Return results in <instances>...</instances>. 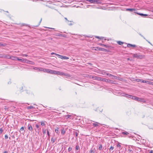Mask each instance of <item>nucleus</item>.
I'll list each match as a JSON object with an SVG mask.
<instances>
[{"label":"nucleus","mask_w":153,"mask_h":153,"mask_svg":"<svg viewBox=\"0 0 153 153\" xmlns=\"http://www.w3.org/2000/svg\"><path fill=\"white\" fill-rule=\"evenodd\" d=\"M133 57L138 59H142L145 58V56L140 53H134L133 54Z\"/></svg>","instance_id":"f257e3e1"},{"label":"nucleus","mask_w":153,"mask_h":153,"mask_svg":"<svg viewBox=\"0 0 153 153\" xmlns=\"http://www.w3.org/2000/svg\"><path fill=\"white\" fill-rule=\"evenodd\" d=\"M101 77L97 76L95 75H92L91 77V79L94 80H96L98 81H100Z\"/></svg>","instance_id":"f03ea898"},{"label":"nucleus","mask_w":153,"mask_h":153,"mask_svg":"<svg viewBox=\"0 0 153 153\" xmlns=\"http://www.w3.org/2000/svg\"><path fill=\"white\" fill-rule=\"evenodd\" d=\"M93 50H98V51H104L105 50V49L104 48H100L97 47H93L92 48Z\"/></svg>","instance_id":"7ed1b4c3"},{"label":"nucleus","mask_w":153,"mask_h":153,"mask_svg":"<svg viewBox=\"0 0 153 153\" xmlns=\"http://www.w3.org/2000/svg\"><path fill=\"white\" fill-rule=\"evenodd\" d=\"M45 72L48 73H50L51 74H54V72L55 71H56L51 70L49 69H47L46 70H45Z\"/></svg>","instance_id":"20e7f679"},{"label":"nucleus","mask_w":153,"mask_h":153,"mask_svg":"<svg viewBox=\"0 0 153 153\" xmlns=\"http://www.w3.org/2000/svg\"><path fill=\"white\" fill-rule=\"evenodd\" d=\"M100 81H102L104 82H108L110 81V79H108L106 78H104L102 77L101 78V80Z\"/></svg>","instance_id":"39448f33"},{"label":"nucleus","mask_w":153,"mask_h":153,"mask_svg":"<svg viewBox=\"0 0 153 153\" xmlns=\"http://www.w3.org/2000/svg\"><path fill=\"white\" fill-rule=\"evenodd\" d=\"M58 56L59 58L62 59H69L68 57L65 56H63L59 54Z\"/></svg>","instance_id":"423d86ee"},{"label":"nucleus","mask_w":153,"mask_h":153,"mask_svg":"<svg viewBox=\"0 0 153 153\" xmlns=\"http://www.w3.org/2000/svg\"><path fill=\"white\" fill-rule=\"evenodd\" d=\"M25 63L32 65H33L34 64V63L33 62L29 61L26 59H25Z\"/></svg>","instance_id":"0eeeda50"},{"label":"nucleus","mask_w":153,"mask_h":153,"mask_svg":"<svg viewBox=\"0 0 153 153\" xmlns=\"http://www.w3.org/2000/svg\"><path fill=\"white\" fill-rule=\"evenodd\" d=\"M27 128L28 130L29 131H31V132L33 130V128L32 127V126L31 124H29L27 126Z\"/></svg>","instance_id":"6e6552de"},{"label":"nucleus","mask_w":153,"mask_h":153,"mask_svg":"<svg viewBox=\"0 0 153 153\" xmlns=\"http://www.w3.org/2000/svg\"><path fill=\"white\" fill-rule=\"evenodd\" d=\"M63 72L59 71H55L54 72V74H57L58 75H59L61 76H63Z\"/></svg>","instance_id":"1a4fd4ad"},{"label":"nucleus","mask_w":153,"mask_h":153,"mask_svg":"<svg viewBox=\"0 0 153 153\" xmlns=\"http://www.w3.org/2000/svg\"><path fill=\"white\" fill-rule=\"evenodd\" d=\"M137 101H140V102H146L145 100L143 98H139V97H137Z\"/></svg>","instance_id":"9d476101"},{"label":"nucleus","mask_w":153,"mask_h":153,"mask_svg":"<svg viewBox=\"0 0 153 153\" xmlns=\"http://www.w3.org/2000/svg\"><path fill=\"white\" fill-rule=\"evenodd\" d=\"M125 44L128 47H129V48L131 47H136V45H132V44H128L127 45L126 44Z\"/></svg>","instance_id":"9b49d317"},{"label":"nucleus","mask_w":153,"mask_h":153,"mask_svg":"<svg viewBox=\"0 0 153 153\" xmlns=\"http://www.w3.org/2000/svg\"><path fill=\"white\" fill-rule=\"evenodd\" d=\"M53 35L55 36H63V37H65L62 34H61L59 33H54Z\"/></svg>","instance_id":"f8f14e48"},{"label":"nucleus","mask_w":153,"mask_h":153,"mask_svg":"<svg viewBox=\"0 0 153 153\" xmlns=\"http://www.w3.org/2000/svg\"><path fill=\"white\" fill-rule=\"evenodd\" d=\"M17 59H18V57L17 56H11V59L12 60L16 61L17 60Z\"/></svg>","instance_id":"ddd939ff"},{"label":"nucleus","mask_w":153,"mask_h":153,"mask_svg":"<svg viewBox=\"0 0 153 153\" xmlns=\"http://www.w3.org/2000/svg\"><path fill=\"white\" fill-rule=\"evenodd\" d=\"M63 76H65L66 78L71 77V75L68 74L63 73Z\"/></svg>","instance_id":"4468645a"},{"label":"nucleus","mask_w":153,"mask_h":153,"mask_svg":"<svg viewBox=\"0 0 153 153\" xmlns=\"http://www.w3.org/2000/svg\"><path fill=\"white\" fill-rule=\"evenodd\" d=\"M2 57L3 58H6L8 59H11V56L10 55H4Z\"/></svg>","instance_id":"2eb2a0df"},{"label":"nucleus","mask_w":153,"mask_h":153,"mask_svg":"<svg viewBox=\"0 0 153 153\" xmlns=\"http://www.w3.org/2000/svg\"><path fill=\"white\" fill-rule=\"evenodd\" d=\"M126 10L130 11H134V12L137 11L135 9L133 8H128L126 9Z\"/></svg>","instance_id":"dca6fc26"},{"label":"nucleus","mask_w":153,"mask_h":153,"mask_svg":"<svg viewBox=\"0 0 153 153\" xmlns=\"http://www.w3.org/2000/svg\"><path fill=\"white\" fill-rule=\"evenodd\" d=\"M26 59H19L18 58V59H17V60L19 61H20L22 62L25 63V61Z\"/></svg>","instance_id":"f3484780"},{"label":"nucleus","mask_w":153,"mask_h":153,"mask_svg":"<svg viewBox=\"0 0 153 153\" xmlns=\"http://www.w3.org/2000/svg\"><path fill=\"white\" fill-rule=\"evenodd\" d=\"M126 96V97H129L130 98L132 99H133V98H132V97H134V96L130 95H128L126 94L125 95V96Z\"/></svg>","instance_id":"a211bd4d"},{"label":"nucleus","mask_w":153,"mask_h":153,"mask_svg":"<svg viewBox=\"0 0 153 153\" xmlns=\"http://www.w3.org/2000/svg\"><path fill=\"white\" fill-rule=\"evenodd\" d=\"M56 140V139L52 137L51 139V142L52 143H54Z\"/></svg>","instance_id":"6ab92c4d"},{"label":"nucleus","mask_w":153,"mask_h":153,"mask_svg":"<svg viewBox=\"0 0 153 153\" xmlns=\"http://www.w3.org/2000/svg\"><path fill=\"white\" fill-rule=\"evenodd\" d=\"M45 70H46V69L38 68V70L39 71H43L45 72Z\"/></svg>","instance_id":"aec40b11"},{"label":"nucleus","mask_w":153,"mask_h":153,"mask_svg":"<svg viewBox=\"0 0 153 153\" xmlns=\"http://www.w3.org/2000/svg\"><path fill=\"white\" fill-rule=\"evenodd\" d=\"M98 123H99L97 122H96L95 123H93V125L94 127H97L98 126Z\"/></svg>","instance_id":"412c9836"},{"label":"nucleus","mask_w":153,"mask_h":153,"mask_svg":"<svg viewBox=\"0 0 153 153\" xmlns=\"http://www.w3.org/2000/svg\"><path fill=\"white\" fill-rule=\"evenodd\" d=\"M34 108V107H33V106H28L27 107V108L28 109H33Z\"/></svg>","instance_id":"4be33fe9"},{"label":"nucleus","mask_w":153,"mask_h":153,"mask_svg":"<svg viewBox=\"0 0 153 153\" xmlns=\"http://www.w3.org/2000/svg\"><path fill=\"white\" fill-rule=\"evenodd\" d=\"M74 134H75V136H76V137H77L78 135L79 132H76V131H74Z\"/></svg>","instance_id":"5701e85b"},{"label":"nucleus","mask_w":153,"mask_h":153,"mask_svg":"<svg viewBox=\"0 0 153 153\" xmlns=\"http://www.w3.org/2000/svg\"><path fill=\"white\" fill-rule=\"evenodd\" d=\"M55 131L57 134H58L59 132L58 128H56L55 130Z\"/></svg>","instance_id":"b1692460"},{"label":"nucleus","mask_w":153,"mask_h":153,"mask_svg":"<svg viewBox=\"0 0 153 153\" xmlns=\"http://www.w3.org/2000/svg\"><path fill=\"white\" fill-rule=\"evenodd\" d=\"M99 45H101V46H103V47H107V46L106 45H104V44H101V43L99 44Z\"/></svg>","instance_id":"393cba45"},{"label":"nucleus","mask_w":153,"mask_h":153,"mask_svg":"<svg viewBox=\"0 0 153 153\" xmlns=\"http://www.w3.org/2000/svg\"><path fill=\"white\" fill-rule=\"evenodd\" d=\"M122 134L124 135H127L129 134L127 132H123Z\"/></svg>","instance_id":"a878e982"},{"label":"nucleus","mask_w":153,"mask_h":153,"mask_svg":"<svg viewBox=\"0 0 153 153\" xmlns=\"http://www.w3.org/2000/svg\"><path fill=\"white\" fill-rule=\"evenodd\" d=\"M65 117L66 119H68L71 117V115H67L65 116Z\"/></svg>","instance_id":"bb28decb"},{"label":"nucleus","mask_w":153,"mask_h":153,"mask_svg":"<svg viewBox=\"0 0 153 153\" xmlns=\"http://www.w3.org/2000/svg\"><path fill=\"white\" fill-rule=\"evenodd\" d=\"M101 74L103 75H106V74H108L107 73H106L104 71H102Z\"/></svg>","instance_id":"cd10ccee"},{"label":"nucleus","mask_w":153,"mask_h":153,"mask_svg":"<svg viewBox=\"0 0 153 153\" xmlns=\"http://www.w3.org/2000/svg\"><path fill=\"white\" fill-rule=\"evenodd\" d=\"M92 76V75H90V74H88L87 75V77L88 78H89L90 79H91V77Z\"/></svg>","instance_id":"c85d7f7f"},{"label":"nucleus","mask_w":153,"mask_h":153,"mask_svg":"<svg viewBox=\"0 0 153 153\" xmlns=\"http://www.w3.org/2000/svg\"><path fill=\"white\" fill-rule=\"evenodd\" d=\"M98 149L99 150H101L102 149V145L101 144H100L99 146V147Z\"/></svg>","instance_id":"c756f323"},{"label":"nucleus","mask_w":153,"mask_h":153,"mask_svg":"<svg viewBox=\"0 0 153 153\" xmlns=\"http://www.w3.org/2000/svg\"><path fill=\"white\" fill-rule=\"evenodd\" d=\"M42 132H43V134H46V130H45L43 128L42 129Z\"/></svg>","instance_id":"7c9ffc66"},{"label":"nucleus","mask_w":153,"mask_h":153,"mask_svg":"<svg viewBox=\"0 0 153 153\" xmlns=\"http://www.w3.org/2000/svg\"><path fill=\"white\" fill-rule=\"evenodd\" d=\"M117 43L118 44L120 45H121L122 44H125V43L123 42H121L120 41H118Z\"/></svg>","instance_id":"2f4dec72"},{"label":"nucleus","mask_w":153,"mask_h":153,"mask_svg":"<svg viewBox=\"0 0 153 153\" xmlns=\"http://www.w3.org/2000/svg\"><path fill=\"white\" fill-rule=\"evenodd\" d=\"M132 98H133V99L134 100H137V97H136L135 96H134V97H132Z\"/></svg>","instance_id":"473e14b6"},{"label":"nucleus","mask_w":153,"mask_h":153,"mask_svg":"<svg viewBox=\"0 0 153 153\" xmlns=\"http://www.w3.org/2000/svg\"><path fill=\"white\" fill-rule=\"evenodd\" d=\"M41 125L42 126H44L45 125V124L44 123L43 121H41L40 122Z\"/></svg>","instance_id":"72a5a7b5"},{"label":"nucleus","mask_w":153,"mask_h":153,"mask_svg":"<svg viewBox=\"0 0 153 153\" xmlns=\"http://www.w3.org/2000/svg\"><path fill=\"white\" fill-rule=\"evenodd\" d=\"M106 75L107 76H108L109 77L112 76L113 77V75L109 74H106Z\"/></svg>","instance_id":"f704fd0d"},{"label":"nucleus","mask_w":153,"mask_h":153,"mask_svg":"<svg viewBox=\"0 0 153 153\" xmlns=\"http://www.w3.org/2000/svg\"><path fill=\"white\" fill-rule=\"evenodd\" d=\"M134 13H136L138 14H139L141 16H143V13H138L137 12H134Z\"/></svg>","instance_id":"c9c22d12"},{"label":"nucleus","mask_w":153,"mask_h":153,"mask_svg":"<svg viewBox=\"0 0 153 153\" xmlns=\"http://www.w3.org/2000/svg\"><path fill=\"white\" fill-rule=\"evenodd\" d=\"M47 134H48V137H50V134H49V131H48V130H47Z\"/></svg>","instance_id":"e433bc0d"},{"label":"nucleus","mask_w":153,"mask_h":153,"mask_svg":"<svg viewBox=\"0 0 153 153\" xmlns=\"http://www.w3.org/2000/svg\"><path fill=\"white\" fill-rule=\"evenodd\" d=\"M110 81H109V83H111V84H115L116 83H114V81L111 80L110 79Z\"/></svg>","instance_id":"4c0bfd02"},{"label":"nucleus","mask_w":153,"mask_h":153,"mask_svg":"<svg viewBox=\"0 0 153 153\" xmlns=\"http://www.w3.org/2000/svg\"><path fill=\"white\" fill-rule=\"evenodd\" d=\"M117 76H114L113 75V77L112 78V79H117Z\"/></svg>","instance_id":"58836bf2"},{"label":"nucleus","mask_w":153,"mask_h":153,"mask_svg":"<svg viewBox=\"0 0 153 153\" xmlns=\"http://www.w3.org/2000/svg\"><path fill=\"white\" fill-rule=\"evenodd\" d=\"M79 148V146L77 145L76 146L75 150L76 151L78 150Z\"/></svg>","instance_id":"ea45409f"},{"label":"nucleus","mask_w":153,"mask_h":153,"mask_svg":"<svg viewBox=\"0 0 153 153\" xmlns=\"http://www.w3.org/2000/svg\"><path fill=\"white\" fill-rule=\"evenodd\" d=\"M136 81L137 82H141V79H136Z\"/></svg>","instance_id":"a19ab883"},{"label":"nucleus","mask_w":153,"mask_h":153,"mask_svg":"<svg viewBox=\"0 0 153 153\" xmlns=\"http://www.w3.org/2000/svg\"><path fill=\"white\" fill-rule=\"evenodd\" d=\"M117 146L119 148V149H120L121 147V145H120V143H119L117 145Z\"/></svg>","instance_id":"79ce46f5"},{"label":"nucleus","mask_w":153,"mask_h":153,"mask_svg":"<svg viewBox=\"0 0 153 153\" xmlns=\"http://www.w3.org/2000/svg\"><path fill=\"white\" fill-rule=\"evenodd\" d=\"M3 130L2 128H0V134H1L3 132Z\"/></svg>","instance_id":"37998d69"},{"label":"nucleus","mask_w":153,"mask_h":153,"mask_svg":"<svg viewBox=\"0 0 153 153\" xmlns=\"http://www.w3.org/2000/svg\"><path fill=\"white\" fill-rule=\"evenodd\" d=\"M21 55L23 56H26V57H27V56H28V55L26 54H22Z\"/></svg>","instance_id":"c03bdc74"},{"label":"nucleus","mask_w":153,"mask_h":153,"mask_svg":"<svg viewBox=\"0 0 153 153\" xmlns=\"http://www.w3.org/2000/svg\"><path fill=\"white\" fill-rule=\"evenodd\" d=\"M53 54H54V55H56L57 56H58V55H59V54H56V53H53V52L52 53H51V55H53Z\"/></svg>","instance_id":"a18cd8bd"},{"label":"nucleus","mask_w":153,"mask_h":153,"mask_svg":"<svg viewBox=\"0 0 153 153\" xmlns=\"http://www.w3.org/2000/svg\"><path fill=\"white\" fill-rule=\"evenodd\" d=\"M72 148L70 147H69L68 149V151L70 152L72 150Z\"/></svg>","instance_id":"49530a36"},{"label":"nucleus","mask_w":153,"mask_h":153,"mask_svg":"<svg viewBox=\"0 0 153 153\" xmlns=\"http://www.w3.org/2000/svg\"><path fill=\"white\" fill-rule=\"evenodd\" d=\"M114 149V147H113L112 146H111L109 149H110V151L112 150L113 149Z\"/></svg>","instance_id":"de8ad7c7"},{"label":"nucleus","mask_w":153,"mask_h":153,"mask_svg":"<svg viewBox=\"0 0 153 153\" xmlns=\"http://www.w3.org/2000/svg\"><path fill=\"white\" fill-rule=\"evenodd\" d=\"M117 79L121 81L122 80V79L121 78L117 77Z\"/></svg>","instance_id":"09e8293b"},{"label":"nucleus","mask_w":153,"mask_h":153,"mask_svg":"<svg viewBox=\"0 0 153 153\" xmlns=\"http://www.w3.org/2000/svg\"><path fill=\"white\" fill-rule=\"evenodd\" d=\"M24 127H22L20 129V131H24Z\"/></svg>","instance_id":"8fccbe9b"},{"label":"nucleus","mask_w":153,"mask_h":153,"mask_svg":"<svg viewBox=\"0 0 153 153\" xmlns=\"http://www.w3.org/2000/svg\"><path fill=\"white\" fill-rule=\"evenodd\" d=\"M143 83H145V80L143 79H141V82Z\"/></svg>","instance_id":"3c124183"},{"label":"nucleus","mask_w":153,"mask_h":153,"mask_svg":"<svg viewBox=\"0 0 153 153\" xmlns=\"http://www.w3.org/2000/svg\"><path fill=\"white\" fill-rule=\"evenodd\" d=\"M150 82H149L148 81H146L145 80V83H148L149 84H150Z\"/></svg>","instance_id":"603ef678"},{"label":"nucleus","mask_w":153,"mask_h":153,"mask_svg":"<svg viewBox=\"0 0 153 153\" xmlns=\"http://www.w3.org/2000/svg\"><path fill=\"white\" fill-rule=\"evenodd\" d=\"M36 128L38 129V130H39V126L37 124H36Z\"/></svg>","instance_id":"864d4df0"},{"label":"nucleus","mask_w":153,"mask_h":153,"mask_svg":"<svg viewBox=\"0 0 153 153\" xmlns=\"http://www.w3.org/2000/svg\"><path fill=\"white\" fill-rule=\"evenodd\" d=\"M5 138L6 139H7L8 138V137L7 135L6 134L5 135Z\"/></svg>","instance_id":"5fc2aeb1"},{"label":"nucleus","mask_w":153,"mask_h":153,"mask_svg":"<svg viewBox=\"0 0 153 153\" xmlns=\"http://www.w3.org/2000/svg\"><path fill=\"white\" fill-rule=\"evenodd\" d=\"M33 68V69H34L35 70H38V68L35 67H34Z\"/></svg>","instance_id":"6e6d98bb"},{"label":"nucleus","mask_w":153,"mask_h":153,"mask_svg":"<svg viewBox=\"0 0 153 153\" xmlns=\"http://www.w3.org/2000/svg\"><path fill=\"white\" fill-rule=\"evenodd\" d=\"M90 153H94V152L92 150H90Z\"/></svg>","instance_id":"4d7b16f0"},{"label":"nucleus","mask_w":153,"mask_h":153,"mask_svg":"<svg viewBox=\"0 0 153 153\" xmlns=\"http://www.w3.org/2000/svg\"><path fill=\"white\" fill-rule=\"evenodd\" d=\"M103 38H104V37H100V38H99V39H103Z\"/></svg>","instance_id":"13d9d810"},{"label":"nucleus","mask_w":153,"mask_h":153,"mask_svg":"<svg viewBox=\"0 0 153 153\" xmlns=\"http://www.w3.org/2000/svg\"><path fill=\"white\" fill-rule=\"evenodd\" d=\"M0 46H4V45L3 44L1 43L0 42Z\"/></svg>","instance_id":"bf43d9fd"},{"label":"nucleus","mask_w":153,"mask_h":153,"mask_svg":"<svg viewBox=\"0 0 153 153\" xmlns=\"http://www.w3.org/2000/svg\"><path fill=\"white\" fill-rule=\"evenodd\" d=\"M95 37L96 38H98V39H99L100 38V37L98 36H95Z\"/></svg>","instance_id":"052dcab7"},{"label":"nucleus","mask_w":153,"mask_h":153,"mask_svg":"<svg viewBox=\"0 0 153 153\" xmlns=\"http://www.w3.org/2000/svg\"><path fill=\"white\" fill-rule=\"evenodd\" d=\"M65 19L67 21H68V22H69V20H68L67 19V18H66V17L65 18Z\"/></svg>","instance_id":"680f3d73"},{"label":"nucleus","mask_w":153,"mask_h":153,"mask_svg":"<svg viewBox=\"0 0 153 153\" xmlns=\"http://www.w3.org/2000/svg\"><path fill=\"white\" fill-rule=\"evenodd\" d=\"M148 15L146 14H143V16H147Z\"/></svg>","instance_id":"e2e57ef3"},{"label":"nucleus","mask_w":153,"mask_h":153,"mask_svg":"<svg viewBox=\"0 0 153 153\" xmlns=\"http://www.w3.org/2000/svg\"><path fill=\"white\" fill-rule=\"evenodd\" d=\"M150 153H153V150H151L150 152Z\"/></svg>","instance_id":"0e129e2a"},{"label":"nucleus","mask_w":153,"mask_h":153,"mask_svg":"<svg viewBox=\"0 0 153 153\" xmlns=\"http://www.w3.org/2000/svg\"><path fill=\"white\" fill-rule=\"evenodd\" d=\"M150 84H151V85H153V82H150Z\"/></svg>","instance_id":"69168bd1"},{"label":"nucleus","mask_w":153,"mask_h":153,"mask_svg":"<svg viewBox=\"0 0 153 153\" xmlns=\"http://www.w3.org/2000/svg\"><path fill=\"white\" fill-rule=\"evenodd\" d=\"M4 55L0 54V57H2V56H3Z\"/></svg>","instance_id":"338daca9"},{"label":"nucleus","mask_w":153,"mask_h":153,"mask_svg":"<svg viewBox=\"0 0 153 153\" xmlns=\"http://www.w3.org/2000/svg\"><path fill=\"white\" fill-rule=\"evenodd\" d=\"M65 133V131L63 132V131H62L61 132L62 134H64Z\"/></svg>","instance_id":"774afa93"}]
</instances>
